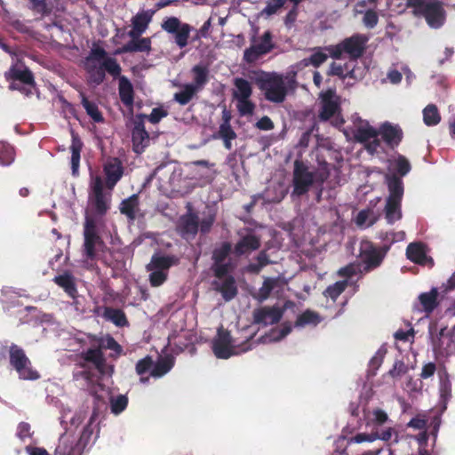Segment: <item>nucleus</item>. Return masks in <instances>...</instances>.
<instances>
[{
    "label": "nucleus",
    "instance_id": "e2e57ef3",
    "mask_svg": "<svg viewBox=\"0 0 455 455\" xmlns=\"http://www.w3.org/2000/svg\"><path fill=\"white\" fill-rule=\"evenodd\" d=\"M349 68V63H345L344 65L338 64L336 62L331 63L329 69L327 71V75L331 76H338L340 79L344 80V75L346 70Z\"/></svg>",
    "mask_w": 455,
    "mask_h": 455
},
{
    "label": "nucleus",
    "instance_id": "6e6d98bb",
    "mask_svg": "<svg viewBox=\"0 0 455 455\" xmlns=\"http://www.w3.org/2000/svg\"><path fill=\"white\" fill-rule=\"evenodd\" d=\"M128 405V398L126 395H119L110 401L111 411L117 415L123 412Z\"/></svg>",
    "mask_w": 455,
    "mask_h": 455
},
{
    "label": "nucleus",
    "instance_id": "052dcab7",
    "mask_svg": "<svg viewBox=\"0 0 455 455\" xmlns=\"http://www.w3.org/2000/svg\"><path fill=\"white\" fill-rule=\"evenodd\" d=\"M149 283L153 287H158L162 285L168 277V273L164 271H158L156 269L149 270Z\"/></svg>",
    "mask_w": 455,
    "mask_h": 455
},
{
    "label": "nucleus",
    "instance_id": "774afa93",
    "mask_svg": "<svg viewBox=\"0 0 455 455\" xmlns=\"http://www.w3.org/2000/svg\"><path fill=\"white\" fill-rule=\"evenodd\" d=\"M31 6V10L34 12L40 13L42 15H45L50 13L51 10L47 6V0H28Z\"/></svg>",
    "mask_w": 455,
    "mask_h": 455
},
{
    "label": "nucleus",
    "instance_id": "cd10ccee",
    "mask_svg": "<svg viewBox=\"0 0 455 455\" xmlns=\"http://www.w3.org/2000/svg\"><path fill=\"white\" fill-rule=\"evenodd\" d=\"M215 290L220 292L226 301L232 300L238 293L235 279L233 275H228L221 283H214Z\"/></svg>",
    "mask_w": 455,
    "mask_h": 455
},
{
    "label": "nucleus",
    "instance_id": "6ab92c4d",
    "mask_svg": "<svg viewBox=\"0 0 455 455\" xmlns=\"http://www.w3.org/2000/svg\"><path fill=\"white\" fill-rule=\"evenodd\" d=\"M93 346L94 347L81 352L80 357L84 362L92 363L100 373L104 374L107 364L105 355L98 345Z\"/></svg>",
    "mask_w": 455,
    "mask_h": 455
},
{
    "label": "nucleus",
    "instance_id": "473e14b6",
    "mask_svg": "<svg viewBox=\"0 0 455 455\" xmlns=\"http://www.w3.org/2000/svg\"><path fill=\"white\" fill-rule=\"evenodd\" d=\"M89 338L92 345H98L101 351L102 349H110L117 355H120L123 351L121 345L110 335H107L105 339L96 335H90Z\"/></svg>",
    "mask_w": 455,
    "mask_h": 455
},
{
    "label": "nucleus",
    "instance_id": "e433bc0d",
    "mask_svg": "<svg viewBox=\"0 0 455 455\" xmlns=\"http://www.w3.org/2000/svg\"><path fill=\"white\" fill-rule=\"evenodd\" d=\"M437 297L438 291L436 288H433L429 292H424L419 296L424 312L430 314L438 306Z\"/></svg>",
    "mask_w": 455,
    "mask_h": 455
},
{
    "label": "nucleus",
    "instance_id": "f3484780",
    "mask_svg": "<svg viewBox=\"0 0 455 455\" xmlns=\"http://www.w3.org/2000/svg\"><path fill=\"white\" fill-rule=\"evenodd\" d=\"M379 134L381 135L383 141L390 148L398 147L403 138V132L397 124H392L389 122L382 124L379 129Z\"/></svg>",
    "mask_w": 455,
    "mask_h": 455
},
{
    "label": "nucleus",
    "instance_id": "aec40b11",
    "mask_svg": "<svg viewBox=\"0 0 455 455\" xmlns=\"http://www.w3.org/2000/svg\"><path fill=\"white\" fill-rule=\"evenodd\" d=\"M260 238L254 234H246L242 236L234 247V253L240 257L251 253L260 247Z\"/></svg>",
    "mask_w": 455,
    "mask_h": 455
},
{
    "label": "nucleus",
    "instance_id": "49530a36",
    "mask_svg": "<svg viewBox=\"0 0 455 455\" xmlns=\"http://www.w3.org/2000/svg\"><path fill=\"white\" fill-rule=\"evenodd\" d=\"M321 322V318L318 313L307 309L302 314H300L296 322V327H303L308 324L316 325Z\"/></svg>",
    "mask_w": 455,
    "mask_h": 455
},
{
    "label": "nucleus",
    "instance_id": "79ce46f5",
    "mask_svg": "<svg viewBox=\"0 0 455 455\" xmlns=\"http://www.w3.org/2000/svg\"><path fill=\"white\" fill-rule=\"evenodd\" d=\"M423 122L427 126H435L441 122V114L435 104H428L422 111Z\"/></svg>",
    "mask_w": 455,
    "mask_h": 455
},
{
    "label": "nucleus",
    "instance_id": "f03ea898",
    "mask_svg": "<svg viewBox=\"0 0 455 455\" xmlns=\"http://www.w3.org/2000/svg\"><path fill=\"white\" fill-rule=\"evenodd\" d=\"M405 5L413 16L424 18L431 28H440L446 21L447 12L439 0H406Z\"/></svg>",
    "mask_w": 455,
    "mask_h": 455
},
{
    "label": "nucleus",
    "instance_id": "dca6fc26",
    "mask_svg": "<svg viewBox=\"0 0 455 455\" xmlns=\"http://www.w3.org/2000/svg\"><path fill=\"white\" fill-rule=\"evenodd\" d=\"M232 341L228 331L223 329L218 331V335L212 341V350L217 358L228 359L235 354Z\"/></svg>",
    "mask_w": 455,
    "mask_h": 455
},
{
    "label": "nucleus",
    "instance_id": "f257e3e1",
    "mask_svg": "<svg viewBox=\"0 0 455 455\" xmlns=\"http://www.w3.org/2000/svg\"><path fill=\"white\" fill-rule=\"evenodd\" d=\"M292 174V195L300 196L307 194L314 184L322 187L330 177V169L326 163L321 164L315 172L309 171L301 160H295Z\"/></svg>",
    "mask_w": 455,
    "mask_h": 455
},
{
    "label": "nucleus",
    "instance_id": "a18cd8bd",
    "mask_svg": "<svg viewBox=\"0 0 455 455\" xmlns=\"http://www.w3.org/2000/svg\"><path fill=\"white\" fill-rule=\"evenodd\" d=\"M197 88H195L189 84L183 85V90L174 94L173 99L181 106H185L190 102L193 97L198 92Z\"/></svg>",
    "mask_w": 455,
    "mask_h": 455
},
{
    "label": "nucleus",
    "instance_id": "ddd939ff",
    "mask_svg": "<svg viewBox=\"0 0 455 455\" xmlns=\"http://www.w3.org/2000/svg\"><path fill=\"white\" fill-rule=\"evenodd\" d=\"M283 312V308L276 306L255 308L252 312V323L264 327L275 324L282 319Z\"/></svg>",
    "mask_w": 455,
    "mask_h": 455
},
{
    "label": "nucleus",
    "instance_id": "4c0bfd02",
    "mask_svg": "<svg viewBox=\"0 0 455 455\" xmlns=\"http://www.w3.org/2000/svg\"><path fill=\"white\" fill-rule=\"evenodd\" d=\"M278 279L273 277H267L263 281L262 286L259 289L258 292L253 294V299L258 302L262 303L267 300L272 291L277 286Z\"/></svg>",
    "mask_w": 455,
    "mask_h": 455
},
{
    "label": "nucleus",
    "instance_id": "0e129e2a",
    "mask_svg": "<svg viewBox=\"0 0 455 455\" xmlns=\"http://www.w3.org/2000/svg\"><path fill=\"white\" fill-rule=\"evenodd\" d=\"M287 0H268L262 13L271 16L275 14L279 9L284 6Z\"/></svg>",
    "mask_w": 455,
    "mask_h": 455
},
{
    "label": "nucleus",
    "instance_id": "58836bf2",
    "mask_svg": "<svg viewBox=\"0 0 455 455\" xmlns=\"http://www.w3.org/2000/svg\"><path fill=\"white\" fill-rule=\"evenodd\" d=\"M104 317L118 327H125L129 325V321L125 313L119 308L106 307L104 310Z\"/></svg>",
    "mask_w": 455,
    "mask_h": 455
},
{
    "label": "nucleus",
    "instance_id": "6e6552de",
    "mask_svg": "<svg viewBox=\"0 0 455 455\" xmlns=\"http://www.w3.org/2000/svg\"><path fill=\"white\" fill-rule=\"evenodd\" d=\"M9 363L22 380H36L40 378L39 372L34 369L24 349L16 344L9 347Z\"/></svg>",
    "mask_w": 455,
    "mask_h": 455
},
{
    "label": "nucleus",
    "instance_id": "c03bdc74",
    "mask_svg": "<svg viewBox=\"0 0 455 455\" xmlns=\"http://www.w3.org/2000/svg\"><path fill=\"white\" fill-rule=\"evenodd\" d=\"M378 135L379 130H376L368 123L364 126L358 127L354 133L355 140L363 144H365L374 137H378Z\"/></svg>",
    "mask_w": 455,
    "mask_h": 455
},
{
    "label": "nucleus",
    "instance_id": "39448f33",
    "mask_svg": "<svg viewBox=\"0 0 455 455\" xmlns=\"http://www.w3.org/2000/svg\"><path fill=\"white\" fill-rule=\"evenodd\" d=\"M4 78L9 82V90L19 91L27 97L33 95L36 90V81L32 71L24 65L14 64L4 73Z\"/></svg>",
    "mask_w": 455,
    "mask_h": 455
},
{
    "label": "nucleus",
    "instance_id": "c756f323",
    "mask_svg": "<svg viewBox=\"0 0 455 455\" xmlns=\"http://www.w3.org/2000/svg\"><path fill=\"white\" fill-rule=\"evenodd\" d=\"M140 200L137 194L130 196L128 198L124 199L119 206L120 212L126 216L131 221H134L139 211Z\"/></svg>",
    "mask_w": 455,
    "mask_h": 455
},
{
    "label": "nucleus",
    "instance_id": "20e7f679",
    "mask_svg": "<svg viewBox=\"0 0 455 455\" xmlns=\"http://www.w3.org/2000/svg\"><path fill=\"white\" fill-rule=\"evenodd\" d=\"M255 82L267 101L279 104L285 100L288 90L283 75L261 71Z\"/></svg>",
    "mask_w": 455,
    "mask_h": 455
},
{
    "label": "nucleus",
    "instance_id": "4468645a",
    "mask_svg": "<svg viewBox=\"0 0 455 455\" xmlns=\"http://www.w3.org/2000/svg\"><path fill=\"white\" fill-rule=\"evenodd\" d=\"M145 115H137L132 130V149L136 154H142L149 145L150 137L144 125Z\"/></svg>",
    "mask_w": 455,
    "mask_h": 455
},
{
    "label": "nucleus",
    "instance_id": "8fccbe9b",
    "mask_svg": "<svg viewBox=\"0 0 455 455\" xmlns=\"http://www.w3.org/2000/svg\"><path fill=\"white\" fill-rule=\"evenodd\" d=\"M15 159V150L10 144L0 141V164L8 166Z\"/></svg>",
    "mask_w": 455,
    "mask_h": 455
},
{
    "label": "nucleus",
    "instance_id": "9b49d317",
    "mask_svg": "<svg viewBox=\"0 0 455 455\" xmlns=\"http://www.w3.org/2000/svg\"><path fill=\"white\" fill-rule=\"evenodd\" d=\"M163 30L174 36L175 44L180 48L188 44L190 33L194 28L188 23H182L177 17H168L161 24Z\"/></svg>",
    "mask_w": 455,
    "mask_h": 455
},
{
    "label": "nucleus",
    "instance_id": "1a4fd4ad",
    "mask_svg": "<svg viewBox=\"0 0 455 455\" xmlns=\"http://www.w3.org/2000/svg\"><path fill=\"white\" fill-rule=\"evenodd\" d=\"M104 245V242L98 232L96 220L93 218L86 217L84 224V244L83 252L86 259L95 260L97 258V248Z\"/></svg>",
    "mask_w": 455,
    "mask_h": 455
},
{
    "label": "nucleus",
    "instance_id": "338daca9",
    "mask_svg": "<svg viewBox=\"0 0 455 455\" xmlns=\"http://www.w3.org/2000/svg\"><path fill=\"white\" fill-rule=\"evenodd\" d=\"M363 22L368 28H373L379 22L378 13L374 10H367L363 15Z\"/></svg>",
    "mask_w": 455,
    "mask_h": 455
},
{
    "label": "nucleus",
    "instance_id": "f704fd0d",
    "mask_svg": "<svg viewBox=\"0 0 455 455\" xmlns=\"http://www.w3.org/2000/svg\"><path fill=\"white\" fill-rule=\"evenodd\" d=\"M407 258L419 265H425L427 260V254L424 246L420 243H411L406 249Z\"/></svg>",
    "mask_w": 455,
    "mask_h": 455
},
{
    "label": "nucleus",
    "instance_id": "2eb2a0df",
    "mask_svg": "<svg viewBox=\"0 0 455 455\" xmlns=\"http://www.w3.org/2000/svg\"><path fill=\"white\" fill-rule=\"evenodd\" d=\"M103 172L105 175V186L110 191L122 179L124 168L122 161L117 157H109L103 164Z\"/></svg>",
    "mask_w": 455,
    "mask_h": 455
},
{
    "label": "nucleus",
    "instance_id": "7c9ffc66",
    "mask_svg": "<svg viewBox=\"0 0 455 455\" xmlns=\"http://www.w3.org/2000/svg\"><path fill=\"white\" fill-rule=\"evenodd\" d=\"M191 72L193 74V83L190 84L197 88L198 91L203 90L209 82V68L204 64H197L192 68Z\"/></svg>",
    "mask_w": 455,
    "mask_h": 455
},
{
    "label": "nucleus",
    "instance_id": "5701e85b",
    "mask_svg": "<svg viewBox=\"0 0 455 455\" xmlns=\"http://www.w3.org/2000/svg\"><path fill=\"white\" fill-rule=\"evenodd\" d=\"M82 449L74 437L64 435L60 438L55 455H81Z\"/></svg>",
    "mask_w": 455,
    "mask_h": 455
},
{
    "label": "nucleus",
    "instance_id": "72a5a7b5",
    "mask_svg": "<svg viewBox=\"0 0 455 455\" xmlns=\"http://www.w3.org/2000/svg\"><path fill=\"white\" fill-rule=\"evenodd\" d=\"M174 365V358L171 355L160 357L150 371V376L154 378H161L169 372Z\"/></svg>",
    "mask_w": 455,
    "mask_h": 455
},
{
    "label": "nucleus",
    "instance_id": "f8f14e48",
    "mask_svg": "<svg viewBox=\"0 0 455 455\" xmlns=\"http://www.w3.org/2000/svg\"><path fill=\"white\" fill-rule=\"evenodd\" d=\"M90 81L100 85L106 78L108 72L114 78L120 76L122 68L115 58H106L100 66L89 65L86 68Z\"/></svg>",
    "mask_w": 455,
    "mask_h": 455
},
{
    "label": "nucleus",
    "instance_id": "c85d7f7f",
    "mask_svg": "<svg viewBox=\"0 0 455 455\" xmlns=\"http://www.w3.org/2000/svg\"><path fill=\"white\" fill-rule=\"evenodd\" d=\"M83 142L80 140L79 136L75 132H72V141L70 145V152H71V170L73 176L78 175V170L80 165L81 159V151L83 148Z\"/></svg>",
    "mask_w": 455,
    "mask_h": 455
},
{
    "label": "nucleus",
    "instance_id": "de8ad7c7",
    "mask_svg": "<svg viewBox=\"0 0 455 455\" xmlns=\"http://www.w3.org/2000/svg\"><path fill=\"white\" fill-rule=\"evenodd\" d=\"M219 137L223 140L224 147L230 150L232 148L231 140L236 138V133L230 124L221 123L218 132Z\"/></svg>",
    "mask_w": 455,
    "mask_h": 455
},
{
    "label": "nucleus",
    "instance_id": "9d476101",
    "mask_svg": "<svg viewBox=\"0 0 455 455\" xmlns=\"http://www.w3.org/2000/svg\"><path fill=\"white\" fill-rule=\"evenodd\" d=\"M251 41V45L243 52V60L249 64L256 62L260 57L267 55L275 47L273 42V34L270 30L263 33L259 43H256L255 36H252Z\"/></svg>",
    "mask_w": 455,
    "mask_h": 455
},
{
    "label": "nucleus",
    "instance_id": "864d4df0",
    "mask_svg": "<svg viewBox=\"0 0 455 455\" xmlns=\"http://www.w3.org/2000/svg\"><path fill=\"white\" fill-rule=\"evenodd\" d=\"M379 239L384 242L382 246H388V251L391 248V245L396 242L402 241L405 237V233L403 231L399 232H379L378 235Z\"/></svg>",
    "mask_w": 455,
    "mask_h": 455
},
{
    "label": "nucleus",
    "instance_id": "37998d69",
    "mask_svg": "<svg viewBox=\"0 0 455 455\" xmlns=\"http://www.w3.org/2000/svg\"><path fill=\"white\" fill-rule=\"evenodd\" d=\"M255 260L256 262L250 263L246 267L247 271L251 274L257 275L263 267L272 263L266 250L260 251Z\"/></svg>",
    "mask_w": 455,
    "mask_h": 455
},
{
    "label": "nucleus",
    "instance_id": "a19ab883",
    "mask_svg": "<svg viewBox=\"0 0 455 455\" xmlns=\"http://www.w3.org/2000/svg\"><path fill=\"white\" fill-rule=\"evenodd\" d=\"M439 393L443 401L446 402L451 397V382L445 368L438 371Z\"/></svg>",
    "mask_w": 455,
    "mask_h": 455
},
{
    "label": "nucleus",
    "instance_id": "09e8293b",
    "mask_svg": "<svg viewBox=\"0 0 455 455\" xmlns=\"http://www.w3.org/2000/svg\"><path fill=\"white\" fill-rule=\"evenodd\" d=\"M348 285L347 280L338 281L329 285L323 292V296L335 301L339 295L347 289Z\"/></svg>",
    "mask_w": 455,
    "mask_h": 455
},
{
    "label": "nucleus",
    "instance_id": "0eeeda50",
    "mask_svg": "<svg viewBox=\"0 0 455 455\" xmlns=\"http://www.w3.org/2000/svg\"><path fill=\"white\" fill-rule=\"evenodd\" d=\"M89 204L92 215L95 217L105 216L111 204V194L104 192V181L100 175L92 177L90 183Z\"/></svg>",
    "mask_w": 455,
    "mask_h": 455
},
{
    "label": "nucleus",
    "instance_id": "a211bd4d",
    "mask_svg": "<svg viewBox=\"0 0 455 455\" xmlns=\"http://www.w3.org/2000/svg\"><path fill=\"white\" fill-rule=\"evenodd\" d=\"M321 98V110L319 118L322 121H327L331 118L338 111L339 105L336 98V92L333 89H328L322 92Z\"/></svg>",
    "mask_w": 455,
    "mask_h": 455
},
{
    "label": "nucleus",
    "instance_id": "5fc2aeb1",
    "mask_svg": "<svg viewBox=\"0 0 455 455\" xmlns=\"http://www.w3.org/2000/svg\"><path fill=\"white\" fill-rule=\"evenodd\" d=\"M233 268L234 267L230 260L221 263L213 262L212 266L213 275L218 279H225L228 275H229L228 274L233 270Z\"/></svg>",
    "mask_w": 455,
    "mask_h": 455
},
{
    "label": "nucleus",
    "instance_id": "412c9836",
    "mask_svg": "<svg viewBox=\"0 0 455 455\" xmlns=\"http://www.w3.org/2000/svg\"><path fill=\"white\" fill-rule=\"evenodd\" d=\"M118 77V94L121 102L127 108H132L134 105L135 92L132 82L125 76Z\"/></svg>",
    "mask_w": 455,
    "mask_h": 455
},
{
    "label": "nucleus",
    "instance_id": "603ef678",
    "mask_svg": "<svg viewBox=\"0 0 455 455\" xmlns=\"http://www.w3.org/2000/svg\"><path fill=\"white\" fill-rule=\"evenodd\" d=\"M152 15L147 12L137 13L132 20V27L139 31L143 33L148 28L149 22L151 21Z\"/></svg>",
    "mask_w": 455,
    "mask_h": 455
},
{
    "label": "nucleus",
    "instance_id": "bb28decb",
    "mask_svg": "<svg viewBox=\"0 0 455 455\" xmlns=\"http://www.w3.org/2000/svg\"><path fill=\"white\" fill-rule=\"evenodd\" d=\"M53 282L62 288L64 291L72 299H76L78 291L75 277L68 272L54 276Z\"/></svg>",
    "mask_w": 455,
    "mask_h": 455
},
{
    "label": "nucleus",
    "instance_id": "a878e982",
    "mask_svg": "<svg viewBox=\"0 0 455 455\" xmlns=\"http://www.w3.org/2000/svg\"><path fill=\"white\" fill-rule=\"evenodd\" d=\"M178 228L180 233L184 236L190 235L195 236L199 228L198 216L196 213H187L180 217Z\"/></svg>",
    "mask_w": 455,
    "mask_h": 455
},
{
    "label": "nucleus",
    "instance_id": "423d86ee",
    "mask_svg": "<svg viewBox=\"0 0 455 455\" xmlns=\"http://www.w3.org/2000/svg\"><path fill=\"white\" fill-rule=\"evenodd\" d=\"M388 246H377L369 240H362L359 246V265L362 267V274L370 273L379 267L387 254Z\"/></svg>",
    "mask_w": 455,
    "mask_h": 455
},
{
    "label": "nucleus",
    "instance_id": "bf43d9fd",
    "mask_svg": "<svg viewBox=\"0 0 455 455\" xmlns=\"http://www.w3.org/2000/svg\"><path fill=\"white\" fill-rule=\"evenodd\" d=\"M411 169V164L408 159L402 155H399L395 160V171L400 176L407 175Z\"/></svg>",
    "mask_w": 455,
    "mask_h": 455
},
{
    "label": "nucleus",
    "instance_id": "393cba45",
    "mask_svg": "<svg viewBox=\"0 0 455 455\" xmlns=\"http://www.w3.org/2000/svg\"><path fill=\"white\" fill-rule=\"evenodd\" d=\"M151 51V39L149 37L130 40L116 51V54L128 52H149Z\"/></svg>",
    "mask_w": 455,
    "mask_h": 455
},
{
    "label": "nucleus",
    "instance_id": "69168bd1",
    "mask_svg": "<svg viewBox=\"0 0 455 455\" xmlns=\"http://www.w3.org/2000/svg\"><path fill=\"white\" fill-rule=\"evenodd\" d=\"M237 110L241 116L251 115L254 111L255 105L253 102L248 100H237L236 105Z\"/></svg>",
    "mask_w": 455,
    "mask_h": 455
},
{
    "label": "nucleus",
    "instance_id": "680f3d73",
    "mask_svg": "<svg viewBox=\"0 0 455 455\" xmlns=\"http://www.w3.org/2000/svg\"><path fill=\"white\" fill-rule=\"evenodd\" d=\"M328 59V55L318 50L310 55L308 59H305L306 65L311 64L315 68L320 67Z\"/></svg>",
    "mask_w": 455,
    "mask_h": 455
},
{
    "label": "nucleus",
    "instance_id": "c9c22d12",
    "mask_svg": "<svg viewBox=\"0 0 455 455\" xmlns=\"http://www.w3.org/2000/svg\"><path fill=\"white\" fill-rule=\"evenodd\" d=\"M234 85L235 89L233 92L234 99L237 100H248L252 94V87L249 81L242 77H236L234 80Z\"/></svg>",
    "mask_w": 455,
    "mask_h": 455
},
{
    "label": "nucleus",
    "instance_id": "4d7b16f0",
    "mask_svg": "<svg viewBox=\"0 0 455 455\" xmlns=\"http://www.w3.org/2000/svg\"><path fill=\"white\" fill-rule=\"evenodd\" d=\"M154 365V361L150 355L139 360L135 365V371L138 375L142 376L145 373L151 371Z\"/></svg>",
    "mask_w": 455,
    "mask_h": 455
},
{
    "label": "nucleus",
    "instance_id": "7ed1b4c3",
    "mask_svg": "<svg viewBox=\"0 0 455 455\" xmlns=\"http://www.w3.org/2000/svg\"><path fill=\"white\" fill-rule=\"evenodd\" d=\"M369 38L364 34L356 33L334 45L325 47V51L334 60H340L346 55L350 61H356L363 57Z\"/></svg>",
    "mask_w": 455,
    "mask_h": 455
},
{
    "label": "nucleus",
    "instance_id": "b1692460",
    "mask_svg": "<svg viewBox=\"0 0 455 455\" xmlns=\"http://www.w3.org/2000/svg\"><path fill=\"white\" fill-rule=\"evenodd\" d=\"M388 196L387 200L402 202L404 193L403 182L401 177L395 174L386 176Z\"/></svg>",
    "mask_w": 455,
    "mask_h": 455
},
{
    "label": "nucleus",
    "instance_id": "13d9d810",
    "mask_svg": "<svg viewBox=\"0 0 455 455\" xmlns=\"http://www.w3.org/2000/svg\"><path fill=\"white\" fill-rule=\"evenodd\" d=\"M408 371L409 367L403 360H395L393 367L388 371L387 374L393 379H396L406 374Z\"/></svg>",
    "mask_w": 455,
    "mask_h": 455
},
{
    "label": "nucleus",
    "instance_id": "3c124183",
    "mask_svg": "<svg viewBox=\"0 0 455 455\" xmlns=\"http://www.w3.org/2000/svg\"><path fill=\"white\" fill-rule=\"evenodd\" d=\"M232 251V244L229 242H223L219 247H216L212 255L213 262L221 263L225 262Z\"/></svg>",
    "mask_w": 455,
    "mask_h": 455
},
{
    "label": "nucleus",
    "instance_id": "4be33fe9",
    "mask_svg": "<svg viewBox=\"0 0 455 455\" xmlns=\"http://www.w3.org/2000/svg\"><path fill=\"white\" fill-rule=\"evenodd\" d=\"M179 263L180 259L175 255H160L155 253L151 257L150 262L147 265V269L167 272L171 267L176 266Z\"/></svg>",
    "mask_w": 455,
    "mask_h": 455
},
{
    "label": "nucleus",
    "instance_id": "2f4dec72",
    "mask_svg": "<svg viewBox=\"0 0 455 455\" xmlns=\"http://www.w3.org/2000/svg\"><path fill=\"white\" fill-rule=\"evenodd\" d=\"M384 213L387 222L390 225H393L395 221L400 220L403 217L402 202L386 200Z\"/></svg>",
    "mask_w": 455,
    "mask_h": 455
},
{
    "label": "nucleus",
    "instance_id": "ea45409f",
    "mask_svg": "<svg viewBox=\"0 0 455 455\" xmlns=\"http://www.w3.org/2000/svg\"><path fill=\"white\" fill-rule=\"evenodd\" d=\"M80 96L81 103L87 115L93 120V122L103 123L104 117L102 113L100 111L98 105L93 101H90L84 92H80Z\"/></svg>",
    "mask_w": 455,
    "mask_h": 455
}]
</instances>
